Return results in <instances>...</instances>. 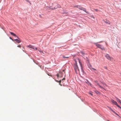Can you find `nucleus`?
Segmentation results:
<instances>
[{"instance_id":"nucleus-1","label":"nucleus","mask_w":121,"mask_h":121,"mask_svg":"<svg viewBox=\"0 0 121 121\" xmlns=\"http://www.w3.org/2000/svg\"><path fill=\"white\" fill-rule=\"evenodd\" d=\"M76 64H74V69L75 70V71L76 73H77V72H79V69L77 64L76 61H75Z\"/></svg>"},{"instance_id":"nucleus-2","label":"nucleus","mask_w":121,"mask_h":121,"mask_svg":"<svg viewBox=\"0 0 121 121\" xmlns=\"http://www.w3.org/2000/svg\"><path fill=\"white\" fill-rule=\"evenodd\" d=\"M96 46L98 48L101 49L102 50H104L105 49L101 45L98 44L97 43H95Z\"/></svg>"},{"instance_id":"nucleus-3","label":"nucleus","mask_w":121,"mask_h":121,"mask_svg":"<svg viewBox=\"0 0 121 121\" xmlns=\"http://www.w3.org/2000/svg\"><path fill=\"white\" fill-rule=\"evenodd\" d=\"M105 56L108 59L110 60H112L113 59V58L110 57L109 55L107 54H106Z\"/></svg>"},{"instance_id":"nucleus-4","label":"nucleus","mask_w":121,"mask_h":121,"mask_svg":"<svg viewBox=\"0 0 121 121\" xmlns=\"http://www.w3.org/2000/svg\"><path fill=\"white\" fill-rule=\"evenodd\" d=\"M95 83L96 84V85H98L102 89H103L104 90H105V89H104L103 87H102V86H101L98 83V81H94Z\"/></svg>"},{"instance_id":"nucleus-5","label":"nucleus","mask_w":121,"mask_h":121,"mask_svg":"<svg viewBox=\"0 0 121 121\" xmlns=\"http://www.w3.org/2000/svg\"><path fill=\"white\" fill-rule=\"evenodd\" d=\"M79 9L81 10H83V11L86 12V13H88V12L86 11V9L85 8H84L83 7L81 8L80 7Z\"/></svg>"},{"instance_id":"nucleus-6","label":"nucleus","mask_w":121,"mask_h":121,"mask_svg":"<svg viewBox=\"0 0 121 121\" xmlns=\"http://www.w3.org/2000/svg\"><path fill=\"white\" fill-rule=\"evenodd\" d=\"M111 101L113 104H114L115 105H116L117 104V103L116 101L112 99H111Z\"/></svg>"},{"instance_id":"nucleus-7","label":"nucleus","mask_w":121,"mask_h":121,"mask_svg":"<svg viewBox=\"0 0 121 121\" xmlns=\"http://www.w3.org/2000/svg\"><path fill=\"white\" fill-rule=\"evenodd\" d=\"M61 74H62V73H59V74H57L56 75L57 77L58 78L60 77H63V75Z\"/></svg>"},{"instance_id":"nucleus-8","label":"nucleus","mask_w":121,"mask_h":121,"mask_svg":"<svg viewBox=\"0 0 121 121\" xmlns=\"http://www.w3.org/2000/svg\"><path fill=\"white\" fill-rule=\"evenodd\" d=\"M27 47L30 48L35 49L34 46L31 45H29L27 46Z\"/></svg>"},{"instance_id":"nucleus-9","label":"nucleus","mask_w":121,"mask_h":121,"mask_svg":"<svg viewBox=\"0 0 121 121\" xmlns=\"http://www.w3.org/2000/svg\"><path fill=\"white\" fill-rule=\"evenodd\" d=\"M57 7L60 8L61 7H60V6L59 5L57 4V6L56 7H55L54 8H53L52 9V10L54 9H57Z\"/></svg>"},{"instance_id":"nucleus-10","label":"nucleus","mask_w":121,"mask_h":121,"mask_svg":"<svg viewBox=\"0 0 121 121\" xmlns=\"http://www.w3.org/2000/svg\"><path fill=\"white\" fill-rule=\"evenodd\" d=\"M10 33L12 35H13L14 36H16L17 38L19 39L17 36H16V35L13 32H10Z\"/></svg>"},{"instance_id":"nucleus-11","label":"nucleus","mask_w":121,"mask_h":121,"mask_svg":"<svg viewBox=\"0 0 121 121\" xmlns=\"http://www.w3.org/2000/svg\"><path fill=\"white\" fill-rule=\"evenodd\" d=\"M14 40L15 41H16L18 43H19L21 42V41L19 40H18L17 39H15Z\"/></svg>"},{"instance_id":"nucleus-12","label":"nucleus","mask_w":121,"mask_h":121,"mask_svg":"<svg viewBox=\"0 0 121 121\" xmlns=\"http://www.w3.org/2000/svg\"><path fill=\"white\" fill-rule=\"evenodd\" d=\"M74 7H76L77 8H78L79 9L80 7V5H76L74 6Z\"/></svg>"},{"instance_id":"nucleus-13","label":"nucleus","mask_w":121,"mask_h":121,"mask_svg":"<svg viewBox=\"0 0 121 121\" xmlns=\"http://www.w3.org/2000/svg\"><path fill=\"white\" fill-rule=\"evenodd\" d=\"M107 24H110V22L108 21H104Z\"/></svg>"},{"instance_id":"nucleus-14","label":"nucleus","mask_w":121,"mask_h":121,"mask_svg":"<svg viewBox=\"0 0 121 121\" xmlns=\"http://www.w3.org/2000/svg\"><path fill=\"white\" fill-rule=\"evenodd\" d=\"M46 9L47 10H49L50 9H52V8L51 9L50 7L48 6H46Z\"/></svg>"},{"instance_id":"nucleus-15","label":"nucleus","mask_w":121,"mask_h":121,"mask_svg":"<svg viewBox=\"0 0 121 121\" xmlns=\"http://www.w3.org/2000/svg\"><path fill=\"white\" fill-rule=\"evenodd\" d=\"M80 53L83 56H84L85 54V53L83 52H81Z\"/></svg>"},{"instance_id":"nucleus-16","label":"nucleus","mask_w":121,"mask_h":121,"mask_svg":"<svg viewBox=\"0 0 121 121\" xmlns=\"http://www.w3.org/2000/svg\"><path fill=\"white\" fill-rule=\"evenodd\" d=\"M86 81H87V82H88V85L89 84L91 86V84L88 82V81L87 80H86Z\"/></svg>"},{"instance_id":"nucleus-17","label":"nucleus","mask_w":121,"mask_h":121,"mask_svg":"<svg viewBox=\"0 0 121 121\" xmlns=\"http://www.w3.org/2000/svg\"><path fill=\"white\" fill-rule=\"evenodd\" d=\"M78 61H79V63L80 64V66L82 67V64L81 63L80 60H78Z\"/></svg>"},{"instance_id":"nucleus-18","label":"nucleus","mask_w":121,"mask_h":121,"mask_svg":"<svg viewBox=\"0 0 121 121\" xmlns=\"http://www.w3.org/2000/svg\"><path fill=\"white\" fill-rule=\"evenodd\" d=\"M91 67H89L90 69H91V68H91ZM92 69H94V70H96V69H94V68H92Z\"/></svg>"},{"instance_id":"nucleus-19","label":"nucleus","mask_w":121,"mask_h":121,"mask_svg":"<svg viewBox=\"0 0 121 121\" xmlns=\"http://www.w3.org/2000/svg\"><path fill=\"white\" fill-rule=\"evenodd\" d=\"M63 58H69V57H66V56H63Z\"/></svg>"},{"instance_id":"nucleus-20","label":"nucleus","mask_w":121,"mask_h":121,"mask_svg":"<svg viewBox=\"0 0 121 121\" xmlns=\"http://www.w3.org/2000/svg\"><path fill=\"white\" fill-rule=\"evenodd\" d=\"M103 85H104V86H107V85L106 84L104 83H103Z\"/></svg>"},{"instance_id":"nucleus-21","label":"nucleus","mask_w":121,"mask_h":121,"mask_svg":"<svg viewBox=\"0 0 121 121\" xmlns=\"http://www.w3.org/2000/svg\"><path fill=\"white\" fill-rule=\"evenodd\" d=\"M116 105L119 108H120V107L117 104Z\"/></svg>"},{"instance_id":"nucleus-22","label":"nucleus","mask_w":121,"mask_h":121,"mask_svg":"<svg viewBox=\"0 0 121 121\" xmlns=\"http://www.w3.org/2000/svg\"><path fill=\"white\" fill-rule=\"evenodd\" d=\"M17 47L20 48L21 47V46L20 45H19L17 46Z\"/></svg>"},{"instance_id":"nucleus-23","label":"nucleus","mask_w":121,"mask_h":121,"mask_svg":"<svg viewBox=\"0 0 121 121\" xmlns=\"http://www.w3.org/2000/svg\"><path fill=\"white\" fill-rule=\"evenodd\" d=\"M94 10H95V11H96L97 12L99 11L97 9H94Z\"/></svg>"},{"instance_id":"nucleus-24","label":"nucleus","mask_w":121,"mask_h":121,"mask_svg":"<svg viewBox=\"0 0 121 121\" xmlns=\"http://www.w3.org/2000/svg\"><path fill=\"white\" fill-rule=\"evenodd\" d=\"M34 48H35V49H35L36 50H37V48H35L34 47Z\"/></svg>"},{"instance_id":"nucleus-25","label":"nucleus","mask_w":121,"mask_h":121,"mask_svg":"<svg viewBox=\"0 0 121 121\" xmlns=\"http://www.w3.org/2000/svg\"><path fill=\"white\" fill-rule=\"evenodd\" d=\"M112 112L115 114L116 113V112L115 111H114L113 110H112Z\"/></svg>"},{"instance_id":"nucleus-26","label":"nucleus","mask_w":121,"mask_h":121,"mask_svg":"<svg viewBox=\"0 0 121 121\" xmlns=\"http://www.w3.org/2000/svg\"><path fill=\"white\" fill-rule=\"evenodd\" d=\"M11 40H12L13 41V39H12V38L11 37H10L9 38Z\"/></svg>"},{"instance_id":"nucleus-27","label":"nucleus","mask_w":121,"mask_h":121,"mask_svg":"<svg viewBox=\"0 0 121 121\" xmlns=\"http://www.w3.org/2000/svg\"><path fill=\"white\" fill-rule=\"evenodd\" d=\"M55 80L56 81V82H59V81H58L56 80Z\"/></svg>"},{"instance_id":"nucleus-28","label":"nucleus","mask_w":121,"mask_h":121,"mask_svg":"<svg viewBox=\"0 0 121 121\" xmlns=\"http://www.w3.org/2000/svg\"><path fill=\"white\" fill-rule=\"evenodd\" d=\"M115 114L117 115L118 116H119L118 114H117V113H116Z\"/></svg>"},{"instance_id":"nucleus-29","label":"nucleus","mask_w":121,"mask_h":121,"mask_svg":"<svg viewBox=\"0 0 121 121\" xmlns=\"http://www.w3.org/2000/svg\"><path fill=\"white\" fill-rule=\"evenodd\" d=\"M61 82V80H60V81H59V82L60 83Z\"/></svg>"},{"instance_id":"nucleus-30","label":"nucleus","mask_w":121,"mask_h":121,"mask_svg":"<svg viewBox=\"0 0 121 121\" xmlns=\"http://www.w3.org/2000/svg\"><path fill=\"white\" fill-rule=\"evenodd\" d=\"M110 110L112 111V110H113L111 108H110Z\"/></svg>"},{"instance_id":"nucleus-31","label":"nucleus","mask_w":121,"mask_h":121,"mask_svg":"<svg viewBox=\"0 0 121 121\" xmlns=\"http://www.w3.org/2000/svg\"><path fill=\"white\" fill-rule=\"evenodd\" d=\"M40 53H43V52L42 51H40Z\"/></svg>"},{"instance_id":"nucleus-32","label":"nucleus","mask_w":121,"mask_h":121,"mask_svg":"<svg viewBox=\"0 0 121 121\" xmlns=\"http://www.w3.org/2000/svg\"><path fill=\"white\" fill-rule=\"evenodd\" d=\"M96 93H99V92L97 91V92H96Z\"/></svg>"},{"instance_id":"nucleus-33","label":"nucleus","mask_w":121,"mask_h":121,"mask_svg":"<svg viewBox=\"0 0 121 121\" xmlns=\"http://www.w3.org/2000/svg\"><path fill=\"white\" fill-rule=\"evenodd\" d=\"M89 93L91 95H93V94H91V93Z\"/></svg>"},{"instance_id":"nucleus-34","label":"nucleus","mask_w":121,"mask_h":121,"mask_svg":"<svg viewBox=\"0 0 121 121\" xmlns=\"http://www.w3.org/2000/svg\"><path fill=\"white\" fill-rule=\"evenodd\" d=\"M86 82L87 83V84H88V82H87V81H86Z\"/></svg>"},{"instance_id":"nucleus-35","label":"nucleus","mask_w":121,"mask_h":121,"mask_svg":"<svg viewBox=\"0 0 121 121\" xmlns=\"http://www.w3.org/2000/svg\"><path fill=\"white\" fill-rule=\"evenodd\" d=\"M65 78H63L62 79V80H65Z\"/></svg>"},{"instance_id":"nucleus-36","label":"nucleus","mask_w":121,"mask_h":121,"mask_svg":"<svg viewBox=\"0 0 121 121\" xmlns=\"http://www.w3.org/2000/svg\"><path fill=\"white\" fill-rule=\"evenodd\" d=\"M38 50L40 52V51H41L39 50Z\"/></svg>"},{"instance_id":"nucleus-37","label":"nucleus","mask_w":121,"mask_h":121,"mask_svg":"<svg viewBox=\"0 0 121 121\" xmlns=\"http://www.w3.org/2000/svg\"><path fill=\"white\" fill-rule=\"evenodd\" d=\"M101 83L103 84V83H104L103 82H102Z\"/></svg>"},{"instance_id":"nucleus-38","label":"nucleus","mask_w":121,"mask_h":121,"mask_svg":"<svg viewBox=\"0 0 121 121\" xmlns=\"http://www.w3.org/2000/svg\"><path fill=\"white\" fill-rule=\"evenodd\" d=\"M120 108H121V107H120Z\"/></svg>"},{"instance_id":"nucleus-39","label":"nucleus","mask_w":121,"mask_h":121,"mask_svg":"<svg viewBox=\"0 0 121 121\" xmlns=\"http://www.w3.org/2000/svg\"><path fill=\"white\" fill-rule=\"evenodd\" d=\"M63 71H64V70H63Z\"/></svg>"},{"instance_id":"nucleus-40","label":"nucleus","mask_w":121,"mask_h":121,"mask_svg":"<svg viewBox=\"0 0 121 121\" xmlns=\"http://www.w3.org/2000/svg\"><path fill=\"white\" fill-rule=\"evenodd\" d=\"M107 121H109V120H107Z\"/></svg>"},{"instance_id":"nucleus-41","label":"nucleus","mask_w":121,"mask_h":121,"mask_svg":"<svg viewBox=\"0 0 121 121\" xmlns=\"http://www.w3.org/2000/svg\"><path fill=\"white\" fill-rule=\"evenodd\" d=\"M120 75H121V74Z\"/></svg>"}]
</instances>
